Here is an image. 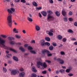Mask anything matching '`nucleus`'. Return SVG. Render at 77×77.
Here are the masks:
<instances>
[{
  "mask_svg": "<svg viewBox=\"0 0 77 77\" xmlns=\"http://www.w3.org/2000/svg\"><path fill=\"white\" fill-rule=\"evenodd\" d=\"M73 44H74V45H77V42L76 41L74 42L73 43Z\"/></svg>",
  "mask_w": 77,
  "mask_h": 77,
  "instance_id": "obj_55",
  "label": "nucleus"
},
{
  "mask_svg": "<svg viewBox=\"0 0 77 77\" xmlns=\"http://www.w3.org/2000/svg\"><path fill=\"white\" fill-rule=\"evenodd\" d=\"M35 29L36 31H39V30H40V27L38 26H35Z\"/></svg>",
  "mask_w": 77,
  "mask_h": 77,
  "instance_id": "obj_12",
  "label": "nucleus"
},
{
  "mask_svg": "<svg viewBox=\"0 0 77 77\" xmlns=\"http://www.w3.org/2000/svg\"><path fill=\"white\" fill-rule=\"evenodd\" d=\"M1 36H2V37L3 38H6L7 37V36L6 35H1Z\"/></svg>",
  "mask_w": 77,
  "mask_h": 77,
  "instance_id": "obj_36",
  "label": "nucleus"
},
{
  "mask_svg": "<svg viewBox=\"0 0 77 77\" xmlns=\"http://www.w3.org/2000/svg\"><path fill=\"white\" fill-rule=\"evenodd\" d=\"M32 4L34 6H35V7L38 6V4L35 2H33Z\"/></svg>",
  "mask_w": 77,
  "mask_h": 77,
  "instance_id": "obj_16",
  "label": "nucleus"
},
{
  "mask_svg": "<svg viewBox=\"0 0 77 77\" xmlns=\"http://www.w3.org/2000/svg\"><path fill=\"white\" fill-rule=\"evenodd\" d=\"M74 25L75 26H77V22H75L74 23Z\"/></svg>",
  "mask_w": 77,
  "mask_h": 77,
  "instance_id": "obj_58",
  "label": "nucleus"
},
{
  "mask_svg": "<svg viewBox=\"0 0 77 77\" xmlns=\"http://www.w3.org/2000/svg\"><path fill=\"white\" fill-rule=\"evenodd\" d=\"M70 70H71V69H67L66 70V72H69L70 71Z\"/></svg>",
  "mask_w": 77,
  "mask_h": 77,
  "instance_id": "obj_39",
  "label": "nucleus"
},
{
  "mask_svg": "<svg viewBox=\"0 0 77 77\" xmlns=\"http://www.w3.org/2000/svg\"><path fill=\"white\" fill-rule=\"evenodd\" d=\"M5 40L2 39V38L0 37V44L2 45V46L3 47H5Z\"/></svg>",
  "mask_w": 77,
  "mask_h": 77,
  "instance_id": "obj_2",
  "label": "nucleus"
},
{
  "mask_svg": "<svg viewBox=\"0 0 77 77\" xmlns=\"http://www.w3.org/2000/svg\"><path fill=\"white\" fill-rule=\"evenodd\" d=\"M50 32H54V31H53V29H50Z\"/></svg>",
  "mask_w": 77,
  "mask_h": 77,
  "instance_id": "obj_62",
  "label": "nucleus"
},
{
  "mask_svg": "<svg viewBox=\"0 0 77 77\" xmlns=\"http://www.w3.org/2000/svg\"><path fill=\"white\" fill-rule=\"evenodd\" d=\"M3 1L4 3H5L6 2H9L10 1H11V0H3Z\"/></svg>",
  "mask_w": 77,
  "mask_h": 77,
  "instance_id": "obj_37",
  "label": "nucleus"
},
{
  "mask_svg": "<svg viewBox=\"0 0 77 77\" xmlns=\"http://www.w3.org/2000/svg\"><path fill=\"white\" fill-rule=\"evenodd\" d=\"M69 21H72V19L71 18H69Z\"/></svg>",
  "mask_w": 77,
  "mask_h": 77,
  "instance_id": "obj_54",
  "label": "nucleus"
},
{
  "mask_svg": "<svg viewBox=\"0 0 77 77\" xmlns=\"http://www.w3.org/2000/svg\"><path fill=\"white\" fill-rule=\"evenodd\" d=\"M41 45L42 47L45 46V42L44 40H42L40 41Z\"/></svg>",
  "mask_w": 77,
  "mask_h": 77,
  "instance_id": "obj_4",
  "label": "nucleus"
},
{
  "mask_svg": "<svg viewBox=\"0 0 77 77\" xmlns=\"http://www.w3.org/2000/svg\"><path fill=\"white\" fill-rule=\"evenodd\" d=\"M45 45H47L48 47H49V46H50V44L49 42H45Z\"/></svg>",
  "mask_w": 77,
  "mask_h": 77,
  "instance_id": "obj_29",
  "label": "nucleus"
},
{
  "mask_svg": "<svg viewBox=\"0 0 77 77\" xmlns=\"http://www.w3.org/2000/svg\"><path fill=\"white\" fill-rule=\"evenodd\" d=\"M48 34L49 36H53V32H51L50 31L49 32Z\"/></svg>",
  "mask_w": 77,
  "mask_h": 77,
  "instance_id": "obj_28",
  "label": "nucleus"
},
{
  "mask_svg": "<svg viewBox=\"0 0 77 77\" xmlns=\"http://www.w3.org/2000/svg\"><path fill=\"white\" fill-rule=\"evenodd\" d=\"M26 5H27V6H28L29 5L30 6V4H29V2H26Z\"/></svg>",
  "mask_w": 77,
  "mask_h": 77,
  "instance_id": "obj_64",
  "label": "nucleus"
},
{
  "mask_svg": "<svg viewBox=\"0 0 77 77\" xmlns=\"http://www.w3.org/2000/svg\"><path fill=\"white\" fill-rule=\"evenodd\" d=\"M28 49L29 50H33V48H32V47H31L30 46H29L28 47Z\"/></svg>",
  "mask_w": 77,
  "mask_h": 77,
  "instance_id": "obj_34",
  "label": "nucleus"
},
{
  "mask_svg": "<svg viewBox=\"0 0 77 77\" xmlns=\"http://www.w3.org/2000/svg\"><path fill=\"white\" fill-rule=\"evenodd\" d=\"M71 40L72 41H76V39L75 38H71Z\"/></svg>",
  "mask_w": 77,
  "mask_h": 77,
  "instance_id": "obj_53",
  "label": "nucleus"
},
{
  "mask_svg": "<svg viewBox=\"0 0 77 77\" xmlns=\"http://www.w3.org/2000/svg\"><path fill=\"white\" fill-rule=\"evenodd\" d=\"M36 8L38 10H41V9H42V7H37Z\"/></svg>",
  "mask_w": 77,
  "mask_h": 77,
  "instance_id": "obj_48",
  "label": "nucleus"
},
{
  "mask_svg": "<svg viewBox=\"0 0 77 77\" xmlns=\"http://www.w3.org/2000/svg\"><path fill=\"white\" fill-rule=\"evenodd\" d=\"M69 76H70V77H72L73 75V74L70 73L69 74H68V75Z\"/></svg>",
  "mask_w": 77,
  "mask_h": 77,
  "instance_id": "obj_52",
  "label": "nucleus"
},
{
  "mask_svg": "<svg viewBox=\"0 0 77 77\" xmlns=\"http://www.w3.org/2000/svg\"><path fill=\"white\" fill-rule=\"evenodd\" d=\"M8 39L9 41H11V40H14V39H15V38H14V37H8Z\"/></svg>",
  "mask_w": 77,
  "mask_h": 77,
  "instance_id": "obj_21",
  "label": "nucleus"
},
{
  "mask_svg": "<svg viewBox=\"0 0 77 77\" xmlns=\"http://www.w3.org/2000/svg\"><path fill=\"white\" fill-rule=\"evenodd\" d=\"M21 2H22L23 3H26V2L25 0H20Z\"/></svg>",
  "mask_w": 77,
  "mask_h": 77,
  "instance_id": "obj_42",
  "label": "nucleus"
},
{
  "mask_svg": "<svg viewBox=\"0 0 77 77\" xmlns=\"http://www.w3.org/2000/svg\"><path fill=\"white\" fill-rule=\"evenodd\" d=\"M7 11L8 13V15L7 18V23L9 27H11L12 24V15H11V14H12L13 12L11 11V10L10 9H8Z\"/></svg>",
  "mask_w": 77,
  "mask_h": 77,
  "instance_id": "obj_1",
  "label": "nucleus"
},
{
  "mask_svg": "<svg viewBox=\"0 0 77 77\" xmlns=\"http://www.w3.org/2000/svg\"><path fill=\"white\" fill-rule=\"evenodd\" d=\"M10 51H12L14 52V53H17V51L12 48H10Z\"/></svg>",
  "mask_w": 77,
  "mask_h": 77,
  "instance_id": "obj_22",
  "label": "nucleus"
},
{
  "mask_svg": "<svg viewBox=\"0 0 77 77\" xmlns=\"http://www.w3.org/2000/svg\"><path fill=\"white\" fill-rule=\"evenodd\" d=\"M13 59L15 61H16V62H18V59L17 57H16L14 56L13 57Z\"/></svg>",
  "mask_w": 77,
  "mask_h": 77,
  "instance_id": "obj_15",
  "label": "nucleus"
},
{
  "mask_svg": "<svg viewBox=\"0 0 77 77\" xmlns=\"http://www.w3.org/2000/svg\"><path fill=\"white\" fill-rule=\"evenodd\" d=\"M60 53L61 55H64L65 54V52L63 51H61Z\"/></svg>",
  "mask_w": 77,
  "mask_h": 77,
  "instance_id": "obj_45",
  "label": "nucleus"
},
{
  "mask_svg": "<svg viewBox=\"0 0 77 77\" xmlns=\"http://www.w3.org/2000/svg\"><path fill=\"white\" fill-rule=\"evenodd\" d=\"M19 50H21L22 52H24L25 51V49H24V48H23L22 47H20L19 48Z\"/></svg>",
  "mask_w": 77,
  "mask_h": 77,
  "instance_id": "obj_18",
  "label": "nucleus"
},
{
  "mask_svg": "<svg viewBox=\"0 0 77 77\" xmlns=\"http://www.w3.org/2000/svg\"><path fill=\"white\" fill-rule=\"evenodd\" d=\"M60 64H63V63H64V61L63 60H61L60 61Z\"/></svg>",
  "mask_w": 77,
  "mask_h": 77,
  "instance_id": "obj_33",
  "label": "nucleus"
},
{
  "mask_svg": "<svg viewBox=\"0 0 77 77\" xmlns=\"http://www.w3.org/2000/svg\"><path fill=\"white\" fill-rule=\"evenodd\" d=\"M49 2L50 3H54V2H53V0H49Z\"/></svg>",
  "mask_w": 77,
  "mask_h": 77,
  "instance_id": "obj_44",
  "label": "nucleus"
},
{
  "mask_svg": "<svg viewBox=\"0 0 77 77\" xmlns=\"http://www.w3.org/2000/svg\"><path fill=\"white\" fill-rule=\"evenodd\" d=\"M20 71H24V69H23V68H21L20 69Z\"/></svg>",
  "mask_w": 77,
  "mask_h": 77,
  "instance_id": "obj_56",
  "label": "nucleus"
},
{
  "mask_svg": "<svg viewBox=\"0 0 77 77\" xmlns=\"http://www.w3.org/2000/svg\"><path fill=\"white\" fill-rule=\"evenodd\" d=\"M49 49L50 50H53L54 49L53 46H50L49 47Z\"/></svg>",
  "mask_w": 77,
  "mask_h": 77,
  "instance_id": "obj_27",
  "label": "nucleus"
},
{
  "mask_svg": "<svg viewBox=\"0 0 77 77\" xmlns=\"http://www.w3.org/2000/svg\"><path fill=\"white\" fill-rule=\"evenodd\" d=\"M27 20L30 22H32L33 21V20L32 19L30 18V17H27Z\"/></svg>",
  "mask_w": 77,
  "mask_h": 77,
  "instance_id": "obj_14",
  "label": "nucleus"
},
{
  "mask_svg": "<svg viewBox=\"0 0 77 77\" xmlns=\"http://www.w3.org/2000/svg\"><path fill=\"white\" fill-rule=\"evenodd\" d=\"M47 13L48 14V15H50L51 14H53V12L51 10H49L47 11Z\"/></svg>",
  "mask_w": 77,
  "mask_h": 77,
  "instance_id": "obj_11",
  "label": "nucleus"
},
{
  "mask_svg": "<svg viewBox=\"0 0 77 77\" xmlns=\"http://www.w3.org/2000/svg\"><path fill=\"white\" fill-rule=\"evenodd\" d=\"M41 14L44 17H46L47 16V12H46V11H43L42 12Z\"/></svg>",
  "mask_w": 77,
  "mask_h": 77,
  "instance_id": "obj_9",
  "label": "nucleus"
},
{
  "mask_svg": "<svg viewBox=\"0 0 77 77\" xmlns=\"http://www.w3.org/2000/svg\"><path fill=\"white\" fill-rule=\"evenodd\" d=\"M30 52L32 54H36V52H35V51H30Z\"/></svg>",
  "mask_w": 77,
  "mask_h": 77,
  "instance_id": "obj_38",
  "label": "nucleus"
},
{
  "mask_svg": "<svg viewBox=\"0 0 77 77\" xmlns=\"http://www.w3.org/2000/svg\"><path fill=\"white\" fill-rule=\"evenodd\" d=\"M68 32L70 33H73L74 31L71 29H69L68 30Z\"/></svg>",
  "mask_w": 77,
  "mask_h": 77,
  "instance_id": "obj_20",
  "label": "nucleus"
},
{
  "mask_svg": "<svg viewBox=\"0 0 77 77\" xmlns=\"http://www.w3.org/2000/svg\"><path fill=\"white\" fill-rule=\"evenodd\" d=\"M62 15L63 17H66V12L65 11V10L64 9H63L61 11Z\"/></svg>",
  "mask_w": 77,
  "mask_h": 77,
  "instance_id": "obj_5",
  "label": "nucleus"
},
{
  "mask_svg": "<svg viewBox=\"0 0 77 77\" xmlns=\"http://www.w3.org/2000/svg\"><path fill=\"white\" fill-rule=\"evenodd\" d=\"M45 61L46 62H48V63H51V61L50 60H46Z\"/></svg>",
  "mask_w": 77,
  "mask_h": 77,
  "instance_id": "obj_49",
  "label": "nucleus"
},
{
  "mask_svg": "<svg viewBox=\"0 0 77 77\" xmlns=\"http://www.w3.org/2000/svg\"><path fill=\"white\" fill-rule=\"evenodd\" d=\"M66 41V38H63L62 40V41H63V42H65Z\"/></svg>",
  "mask_w": 77,
  "mask_h": 77,
  "instance_id": "obj_47",
  "label": "nucleus"
},
{
  "mask_svg": "<svg viewBox=\"0 0 77 77\" xmlns=\"http://www.w3.org/2000/svg\"><path fill=\"white\" fill-rule=\"evenodd\" d=\"M55 14L57 17H59V16H60V13L58 11H56L55 12Z\"/></svg>",
  "mask_w": 77,
  "mask_h": 77,
  "instance_id": "obj_17",
  "label": "nucleus"
},
{
  "mask_svg": "<svg viewBox=\"0 0 77 77\" xmlns=\"http://www.w3.org/2000/svg\"><path fill=\"white\" fill-rule=\"evenodd\" d=\"M15 3H18L20 2V0H14Z\"/></svg>",
  "mask_w": 77,
  "mask_h": 77,
  "instance_id": "obj_51",
  "label": "nucleus"
},
{
  "mask_svg": "<svg viewBox=\"0 0 77 77\" xmlns=\"http://www.w3.org/2000/svg\"><path fill=\"white\" fill-rule=\"evenodd\" d=\"M15 36L17 38H18V39H20L21 38V36L20 35H16Z\"/></svg>",
  "mask_w": 77,
  "mask_h": 77,
  "instance_id": "obj_35",
  "label": "nucleus"
},
{
  "mask_svg": "<svg viewBox=\"0 0 77 77\" xmlns=\"http://www.w3.org/2000/svg\"><path fill=\"white\" fill-rule=\"evenodd\" d=\"M32 70L33 72H37V70L36 69V68L34 66L32 67Z\"/></svg>",
  "mask_w": 77,
  "mask_h": 77,
  "instance_id": "obj_8",
  "label": "nucleus"
},
{
  "mask_svg": "<svg viewBox=\"0 0 77 77\" xmlns=\"http://www.w3.org/2000/svg\"><path fill=\"white\" fill-rule=\"evenodd\" d=\"M63 19L65 22H67V21H68V20L67 19V18L66 17L63 18Z\"/></svg>",
  "mask_w": 77,
  "mask_h": 77,
  "instance_id": "obj_31",
  "label": "nucleus"
},
{
  "mask_svg": "<svg viewBox=\"0 0 77 77\" xmlns=\"http://www.w3.org/2000/svg\"><path fill=\"white\" fill-rule=\"evenodd\" d=\"M45 39L47 41H50V38L48 37H45Z\"/></svg>",
  "mask_w": 77,
  "mask_h": 77,
  "instance_id": "obj_23",
  "label": "nucleus"
},
{
  "mask_svg": "<svg viewBox=\"0 0 77 77\" xmlns=\"http://www.w3.org/2000/svg\"><path fill=\"white\" fill-rule=\"evenodd\" d=\"M68 14L69 15H72V12L70 11L69 12Z\"/></svg>",
  "mask_w": 77,
  "mask_h": 77,
  "instance_id": "obj_43",
  "label": "nucleus"
},
{
  "mask_svg": "<svg viewBox=\"0 0 77 77\" xmlns=\"http://www.w3.org/2000/svg\"><path fill=\"white\" fill-rule=\"evenodd\" d=\"M8 63L9 64H11L12 63V61L11 60H9L8 61Z\"/></svg>",
  "mask_w": 77,
  "mask_h": 77,
  "instance_id": "obj_50",
  "label": "nucleus"
},
{
  "mask_svg": "<svg viewBox=\"0 0 77 77\" xmlns=\"http://www.w3.org/2000/svg\"><path fill=\"white\" fill-rule=\"evenodd\" d=\"M57 38L59 40H60L62 39V36L60 35H58L57 36Z\"/></svg>",
  "mask_w": 77,
  "mask_h": 77,
  "instance_id": "obj_19",
  "label": "nucleus"
},
{
  "mask_svg": "<svg viewBox=\"0 0 77 77\" xmlns=\"http://www.w3.org/2000/svg\"><path fill=\"white\" fill-rule=\"evenodd\" d=\"M52 45L54 47H56L57 46V45H56V43L53 42L52 43Z\"/></svg>",
  "mask_w": 77,
  "mask_h": 77,
  "instance_id": "obj_40",
  "label": "nucleus"
},
{
  "mask_svg": "<svg viewBox=\"0 0 77 77\" xmlns=\"http://www.w3.org/2000/svg\"><path fill=\"white\" fill-rule=\"evenodd\" d=\"M37 65H41V66H42V63L40 61L37 62Z\"/></svg>",
  "mask_w": 77,
  "mask_h": 77,
  "instance_id": "obj_24",
  "label": "nucleus"
},
{
  "mask_svg": "<svg viewBox=\"0 0 77 77\" xmlns=\"http://www.w3.org/2000/svg\"><path fill=\"white\" fill-rule=\"evenodd\" d=\"M11 11H12V12H15V9L13 8H11Z\"/></svg>",
  "mask_w": 77,
  "mask_h": 77,
  "instance_id": "obj_41",
  "label": "nucleus"
},
{
  "mask_svg": "<svg viewBox=\"0 0 77 77\" xmlns=\"http://www.w3.org/2000/svg\"><path fill=\"white\" fill-rule=\"evenodd\" d=\"M3 72H5V73L6 72H7V69H6V68H5L4 67H3Z\"/></svg>",
  "mask_w": 77,
  "mask_h": 77,
  "instance_id": "obj_26",
  "label": "nucleus"
},
{
  "mask_svg": "<svg viewBox=\"0 0 77 77\" xmlns=\"http://www.w3.org/2000/svg\"><path fill=\"white\" fill-rule=\"evenodd\" d=\"M59 72H60V71H59L58 70H57L56 71V74H59Z\"/></svg>",
  "mask_w": 77,
  "mask_h": 77,
  "instance_id": "obj_63",
  "label": "nucleus"
},
{
  "mask_svg": "<svg viewBox=\"0 0 77 77\" xmlns=\"http://www.w3.org/2000/svg\"><path fill=\"white\" fill-rule=\"evenodd\" d=\"M31 43H34V44L35 43V40H32L31 42Z\"/></svg>",
  "mask_w": 77,
  "mask_h": 77,
  "instance_id": "obj_60",
  "label": "nucleus"
},
{
  "mask_svg": "<svg viewBox=\"0 0 77 77\" xmlns=\"http://www.w3.org/2000/svg\"><path fill=\"white\" fill-rule=\"evenodd\" d=\"M20 77H23L24 75V74L22 73H20L19 74Z\"/></svg>",
  "mask_w": 77,
  "mask_h": 77,
  "instance_id": "obj_25",
  "label": "nucleus"
},
{
  "mask_svg": "<svg viewBox=\"0 0 77 77\" xmlns=\"http://www.w3.org/2000/svg\"><path fill=\"white\" fill-rule=\"evenodd\" d=\"M48 17L47 18V20L48 21H51V20H54V17H53L51 16V15H48Z\"/></svg>",
  "mask_w": 77,
  "mask_h": 77,
  "instance_id": "obj_3",
  "label": "nucleus"
},
{
  "mask_svg": "<svg viewBox=\"0 0 77 77\" xmlns=\"http://www.w3.org/2000/svg\"><path fill=\"white\" fill-rule=\"evenodd\" d=\"M42 73L43 74H45L47 73V71H44L42 72Z\"/></svg>",
  "mask_w": 77,
  "mask_h": 77,
  "instance_id": "obj_46",
  "label": "nucleus"
},
{
  "mask_svg": "<svg viewBox=\"0 0 77 77\" xmlns=\"http://www.w3.org/2000/svg\"><path fill=\"white\" fill-rule=\"evenodd\" d=\"M52 56V54H48V57H49V56Z\"/></svg>",
  "mask_w": 77,
  "mask_h": 77,
  "instance_id": "obj_59",
  "label": "nucleus"
},
{
  "mask_svg": "<svg viewBox=\"0 0 77 77\" xmlns=\"http://www.w3.org/2000/svg\"><path fill=\"white\" fill-rule=\"evenodd\" d=\"M22 32L24 34H26V30H23L22 31Z\"/></svg>",
  "mask_w": 77,
  "mask_h": 77,
  "instance_id": "obj_61",
  "label": "nucleus"
},
{
  "mask_svg": "<svg viewBox=\"0 0 77 77\" xmlns=\"http://www.w3.org/2000/svg\"><path fill=\"white\" fill-rule=\"evenodd\" d=\"M42 66H43L44 68H46L47 66V65L45 62L42 63Z\"/></svg>",
  "mask_w": 77,
  "mask_h": 77,
  "instance_id": "obj_13",
  "label": "nucleus"
},
{
  "mask_svg": "<svg viewBox=\"0 0 77 77\" xmlns=\"http://www.w3.org/2000/svg\"><path fill=\"white\" fill-rule=\"evenodd\" d=\"M42 53H43V54H44L45 53H48V54H49V53H50V52L49 51L47 50H45L42 51Z\"/></svg>",
  "mask_w": 77,
  "mask_h": 77,
  "instance_id": "obj_10",
  "label": "nucleus"
},
{
  "mask_svg": "<svg viewBox=\"0 0 77 77\" xmlns=\"http://www.w3.org/2000/svg\"><path fill=\"white\" fill-rule=\"evenodd\" d=\"M61 60H60V58H58L57 59V60L58 61V62H60V61Z\"/></svg>",
  "mask_w": 77,
  "mask_h": 77,
  "instance_id": "obj_57",
  "label": "nucleus"
},
{
  "mask_svg": "<svg viewBox=\"0 0 77 77\" xmlns=\"http://www.w3.org/2000/svg\"><path fill=\"white\" fill-rule=\"evenodd\" d=\"M60 73H63L64 72H65V70H63V69H61L60 70Z\"/></svg>",
  "mask_w": 77,
  "mask_h": 77,
  "instance_id": "obj_32",
  "label": "nucleus"
},
{
  "mask_svg": "<svg viewBox=\"0 0 77 77\" xmlns=\"http://www.w3.org/2000/svg\"><path fill=\"white\" fill-rule=\"evenodd\" d=\"M10 44L11 45H14V44H17V45H21V43H16L14 41H11L10 42Z\"/></svg>",
  "mask_w": 77,
  "mask_h": 77,
  "instance_id": "obj_7",
  "label": "nucleus"
},
{
  "mask_svg": "<svg viewBox=\"0 0 77 77\" xmlns=\"http://www.w3.org/2000/svg\"><path fill=\"white\" fill-rule=\"evenodd\" d=\"M31 77H36V75L35 73H32L31 75Z\"/></svg>",
  "mask_w": 77,
  "mask_h": 77,
  "instance_id": "obj_30",
  "label": "nucleus"
},
{
  "mask_svg": "<svg viewBox=\"0 0 77 77\" xmlns=\"http://www.w3.org/2000/svg\"><path fill=\"white\" fill-rule=\"evenodd\" d=\"M17 70L14 69L11 72V74L12 75H15L17 74Z\"/></svg>",
  "mask_w": 77,
  "mask_h": 77,
  "instance_id": "obj_6",
  "label": "nucleus"
}]
</instances>
